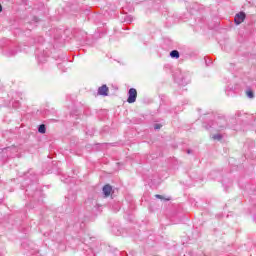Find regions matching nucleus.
<instances>
[{
	"label": "nucleus",
	"mask_w": 256,
	"mask_h": 256,
	"mask_svg": "<svg viewBox=\"0 0 256 256\" xmlns=\"http://www.w3.org/2000/svg\"><path fill=\"white\" fill-rule=\"evenodd\" d=\"M137 101V89L130 88L128 91L127 103H135Z\"/></svg>",
	"instance_id": "1"
},
{
	"label": "nucleus",
	"mask_w": 256,
	"mask_h": 256,
	"mask_svg": "<svg viewBox=\"0 0 256 256\" xmlns=\"http://www.w3.org/2000/svg\"><path fill=\"white\" fill-rule=\"evenodd\" d=\"M246 17L247 15L245 14V12H239L235 15L234 23H236V25H241V23L245 21Z\"/></svg>",
	"instance_id": "2"
},
{
	"label": "nucleus",
	"mask_w": 256,
	"mask_h": 256,
	"mask_svg": "<svg viewBox=\"0 0 256 256\" xmlns=\"http://www.w3.org/2000/svg\"><path fill=\"white\" fill-rule=\"evenodd\" d=\"M98 95H101L102 97H107L109 95V87L107 85H102L98 88Z\"/></svg>",
	"instance_id": "3"
},
{
	"label": "nucleus",
	"mask_w": 256,
	"mask_h": 256,
	"mask_svg": "<svg viewBox=\"0 0 256 256\" xmlns=\"http://www.w3.org/2000/svg\"><path fill=\"white\" fill-rule=\"evenodd\" d=\"M105 197H110V195H113V187L109 184H106L102 189Z\"/></svg>",
	"instance_id": "4"
},
{
	"label": "nucleus",
	"mask_w": 256,
	"mask_h": 256,
	"mask_svg": "<svg viewBox=\"0 0 256 256\" xmlns=\"http://www.w3.org/2000/svg\"><path fill=\"white\" fill-rule=\"evenodd\" d=\"M170 57L174 58V59H179V51L177 50H173L170 52Z\"/></svg>",
	"instance_id": "5"
},
{
	"label": "nucleus",
	"mask_w": 256,
	"mask_h": 256,
	"mask_svg": "<svg viewBox=\"0 0 256 256\" xmlns=\"http://www.w3.org/2000/svg\"><path fill=\"white\" fill-rule=\"evenodd\" d=\"M47 131V128L45 127V124H41L38 128V133L45 134Z\"/></svg>",
	"instance_id": "6"
},
{
	"label": "nucleus",
	"mask_w": 256,
	"mask_h": 256,
	"mask_svg": "<svg viewBox=\"0 0 256 256\" xmlns=\"http://www.w3.org/2000/svg\"><path fill=\"white\" fill-rule=\"evenodd\" d=\"M155 198L156 199H161V200H163V201H171V197H164L163 195H159V194H156L155 195Z\"/></svg>",
	"instance_id": "7"
},
{
	"label": "nucleus",
	"mask_w": 256,
	"mask_h": 256,
	"mask_svg": "<svg viewBox=\"0 0 256 256\" xmlns=\"http://www.w3.org/2000/svg\"><path fill=\"white\" fill-rule=\"evenodd\" d=\"M246 95L249 99H253V97H255V94L251 90H247Z\"/></svg>",
	"instance_id": "8"
},
{
	"label": "nucleus",
	"mask_w": 256,
	"mask_h": 256,
	"mask_svg": "<svg viewBox=\"0 0 256 256\" xmlns=\"http://www.w3.org/2000/svg\"><path fill=\"white\" fill-rule=\"evenodd\" d=\"M213 139H214V140L221 141V135H219V134L214 135V136H213Z\"/></svg>",
	"instance_id": "9"
},
{
	"label": "nucleus",
	"mask_w": 256,
	"mask_h": 256,
	"mask_svg": "<svg viewBox=\"0 0 256 256\" xmlns=\"http://www.w3.org/2000/svg\"><path fill=\"white\" fill-rule=\"evenodd\" d=\"M161 127H162L161 124H156V125L154 126V129H161Z\"/></svg>",
	"instance_id": "10"
},
{
	"label": "nucleus",
	"mask_w": 256,
	"mask_h": 256,
	"mask_svg": "<svg viewBox=\"0 0 256 256\" xmlns=\"http://www.w3.org/2000/svg\"><path fill=\"white\" fill-rule=\"evenodd\" d=\"M1 11H3V6H1V4H0V13H1Z\"/></svg>",
	"instance_id": "11"
}]
</instances>
